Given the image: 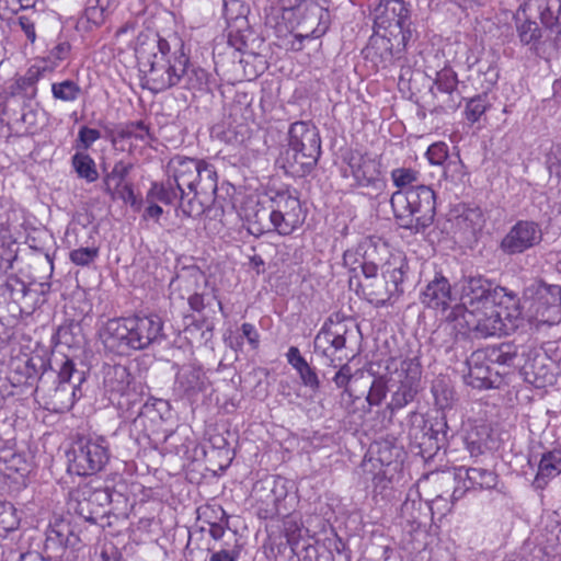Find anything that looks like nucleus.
<instances>
[{
    "label": "nucleus",
    "instance_id": "obj_29",
    "mask_svg": "<svg viewBox=\"0 0 561 561\" xmlns=\"http://www.w3.org/2000/svg\"><path fill=\"white\" fill-rule=\"evenodd\" d=\"M133 168L134 165L130 162H125L123 160L117 161L113 169L103 178L104 192L106 194L112 193V191H116L117 187L127 183L126 178Z\"/></svg>",
    "mask_w": 561,
    "mask_h": 561
},
{
    "label": "nucleus",
    "instance_id": "obj_36",
    "mask_svg": "<svg viewBox=\"0 0 561 561\" xmlns=\"http://www.w3.org/2000/svg\"><path fill=\"white\" fill-rule=\"evenodd\" d=\"M483 352L488 355V363L506 366L512 365L517 356L516 346L508 343H502L499 346L490 347Z\"/></svg>",
    "mask_w": 561,
    "mask_h": 561
},
{
    "label": "nucleus",
    "instance_id": "obj_5",
    "mask_svg": "<svg viewBox=\"0 0 561 561\" xmlns=\"http://www.w3.org/2000/svg\"><path fill=\"white\" fill-rule=\"evenodd\" d=\"M391 208L400 228L424 233L434 222L436 195L430 185H415L391 195Z\"/></svg>",
    "mask_w": 561,
    "mask_h": 561
},
{
    "label": "nucleus",
    "instance_id": "obj_30",
    "mask_svg": "<svg viewBox=\"0 0 561 561\" xmlns=\"http://www.w3.org/2000/svg\"><path fill=\"white\" fill-rule=\"evenodd\" d=\"M431 93L434 99L433 111L436 113H447L456 111L462 101L461 90L450 92H436L431 88Z\"/></svg>",
    "mask_w": 561,
    "mask_h": 561
},
{
    "label": "nucleus",
    "instance_id": "obj_18",
    "mask_svg": "<svg viewBox=\"0 0 561 561\" xmlns=\"http://www.w3.org/2000/svg\"><path fill=\"white\" fill-rule=\"evenodd\" d=\"M77 383L56 385L44 396L45 408L55 413L69 411L77 399Z\"/></svg>",
    "mask_w": 561,
    "mask_h": 561
},
{
    "label": "nucleus",
    "instance_id": "obj_54",
    "mask_svg": "<svg viewBox=\"0 0 561 561\" xmlns=\"http://www.w3.org/2000/svg\"><path fill=\"white\" fill-rule=\"evenodd\" d=\"M548 168L551 174L561 179V145L554 147L548 158Z\"/></svg>",
    "mask_w": 561,
    "mask_h": 561
},
{
    "label": "nucleus",
    "instance_id": "obj_24",
    "mask_svg": "<svg viewBox=\"0 0 561 561\" xmlns=\"http://www.w3.org/2000/svg\"><path fill=\"white\" fill-rule=\"evenodd\" d=\"M287 362L295 368L301 379V382L312 390H318L320 380L318 375L307 360L301 356L300 351L296 346H290L287 354Z\"/></svg>",
    "mask_w": 561,
    "mask_h": 561
},
{
    "label": "nucleus",
    "instance_id": "obj_31",
    "mask_svg": "<svg viewBox=\"0 0 561 561\" xmlns=\"http://www.w3.org/2000/svg\"><path fill=\"white\" fill-rule=\"evenodd\" d=\"M79 538L72 533L70 525L59 523L53 526L47 534V546L57 545L61 548L75 547Z\"/></svg>",
    "mask_w": 561,
    "mask_h": 561
},
{
    "label": "nucleus",
    "instance_id": "obj_8",
    "mask_svg": "<svg viewBox=\"0 0 561 561\" xmlns=\"http://www.w3.org/2000/svg\"><path fill=\"white\" fill-rule=\"evenodd\" d=\"M385 369L389 375H396L400 383L387 405L393 413L414 400L421 378V365L416 358L390 356L386 359Z\"/></svg>",
    "mask_w": 561,
    "mask_h": 561
},
{
    "label": "nucleus",
    "instance_id": "obj_16",
    "mask_svg": "<svg viewBox=\"0 0 561 561\" xmlns=\"http://www.w3.org/2000/svg\"><path fill=\"white\" fill-rule=\"evenodd\" d=\"M420 300L426 308L447 311L454 300L448 278L442 273H435L433 279L421 291Z\"/></svg>",
    "mask_w": 561,
    "mask_h": 561
},
{
    "label": "nucleus",
    "instance_id": "obj_6",
    "mask_svg": "<svg viewBox=\"0 0 561 561\" xmlns=\"http://www.w3.org/2000/svg\"><path fill=\"white\" fill-rule=\"evenodd\" d=\"M300 199L289 191L277 192L271 198V210L262 208L254 214L249 231L261 236L275 231L280 236H289L305 221Z\"/></svg>",
    "mask_w": 561,
    "mask_h": 561
},
{
    "label": "nucleus",
    "instance_id": "obj_15",
    "mask_svg": "<svg viewBox=\"0 0 561 561\" xmlns=\"http://www.w3.org/2000/svg\"><path fill=\"white\" fill-rule=\"evenodd\" d=\"M348 168L357 186L373 187L376 191L385 186V181L380 176V164L370 156L359 152L351 153Z\"/></svg>",
    "mask_w": 561,
    "mask_h": 561
},
{
    "label": "nucleus",
    "instance_id": "obj_43",
    "mask_svg": "<svg viewBox=\"0 0 561 561\" xmlns=\"http://www.w3.org/2000/svg\"><path fill=\"white\" fill-rule=\"evenodd\" d=\"M98 257L99 248L96 247L78 248L72 250L69 254L70 261L78 266H89L94 263Z\"/></svg>",
    "mask_w": 561,
    "mask_h": 561
},
{
    "label": "nucleus",
    "instance_id": "obj_14",
    "mask_svg": "<svg viewBox=\"0 0 561 561\" xmlns=\"http://www.w3.org/2000/svg\"><path fill=\"white\" fill-rule=\"evenodd\" d=\"M510 295L505 288L493 286L488 279L477 276L468 277L462 280L460 304L453 309H468L474 306L488 304L489 301H497Z\"/></svg>",
    "mask_w": 561,
    "mask_h": 561
},
{
    "label": "nucleus",
    "instance_id": "obj_60",
    "mask_svg": "<svg viewBox=\"0 0 561 561\" xmlns=\"http://www.w3.org/2000/svg\"><path fill=\"white\" fill-rule=\"evenodd\" d=\"M229 346L236 352L241 351L243 346V339L240 336L229 337Z\"/></svg>",
    "mask_w": 561,
    "mask_h": 561
},
{
    "label": "nucleus",
    "instance_id": "obj_19",
    "mask_svg": "<svg viewBox=\"0 0 561 561\" xmlns=\"http://www.w3.org/2000/svg\"><path fill=\"white\" fill-rule=\"evenodd\" d=\"M514 21L520 45L527 47L534 55L540 56L543 33L538 23L528 18L520 19L518 14L514 16Z\"/></svg>",
    "mask_w": 561,
    "mask_h": 561
},
{
    "label": "nucleus",
    "instance_id": "obj_25",
    "mask_svg": "<svg viewBox=\"0 0 561 561\" xmlns=\"http://www.w3.org/2000/svg\"><path fill=\"white\" fill-rule=\"evenodd\" d=\"M462 473L469 482L470 488L474 489H493L497 484V474L486 468L482 467H459L456 469V477L461 478Z\"/></svg>",
    "mask_w": 561,
    "mask_h": 561
},
{
    "label": "nucleus",
    "instance_id": "obj_32",
    "mask_svg": "<svg viewBox=\"0 0 561 561\" xmlns=\"http://www.w3.org/2000/svg\"><path fill=\"white\" fill-rule=\"evenodd\" d=\"M117 137L122 140L135 139L146 145L152 140L150 129L142 121L129 122L119 126Z\"/></svg>",
    "mask_w": 561,
    "mask_h": 561
},
{
    "label": "nucleus",
    "instance_id": "obj_40",
    "mask_svg": "<svg viewBox=\"0 0 561 561\" xmlns=\"http://www.w3.org/2000/svg\"><path fill=\"white\" fill-rule=\"evenodd\" d=\"M383 283L385 280L378 278L363 285L364 293L369 302L376 306H385L389 302L387 287H385Z\"/></svg>",
    "mask_w": 561,
    "mask_h": 561
},
{
    "label": "nucleus",
    "instance_id": "obj_35",
    "mask_svg": "<svg viewBox=\"0 0 561 561\" xmlns=\"http://www.w3.org/2000/svg\"><path fill=\"white\" fill-rule=\"evenodd\" d=\"M178 386L187 397H192L202 391L204 380L201 371L193 368L182 371L178 376Z\"/></svg>",
    "mask_w": 561,
    "mask_h": 561
},
{
    "label": "nucleus",
    "instance_id": "obj_58",
    "mask_svg": "<svg viewBox=\"0 0 561 561\" xmlns=\"http://www.w3.org/2000/svg\"><path fill=\"white\" fill-rule=\"evenodd\" d=\"M101 558L103 561H122L121 554L114 548L102 550Z\"/></svg>",
    "mask_w": 561,
    "mask_h": 561
},
{
    "label": "nucleus",
    "instance_id": "obj_4",
    "mask_svg": "<svg viewBox=\"0 0 561 561\" xmlns=\"http://www.w3.org/2000/svg\"><path fill=\"white\" fill-rule=\"evenodd\" d=\"M100 337L107 351L129 355L130 352L161 343L165 335L162 319L149 314L110 319L101 330Z\"/></svg>",
    "mask_w": 561,
    "mask_h": 561
},
{
    "label": "nucleus",
    "instance_id": "obj_7",
    "mask_svg": "<svg viewBox=\"0 0 561 561\" xmlns=\"http://www.w3.org/2000/svg\"><path fill=\"white\" fill-rule=\"evenodd\" d=\"M288 149L284 153V168L296 176L312 171L321 156V139L314 125L295 122L288 131Z\"/></svg>",
    "mask_w": 561,
    "mask_h": 561
},
{
    "label": "nucleus",
    "instance_id": "obj_34",
    "mask_svg": "<svg viewBox=\"0 0 561 561\" xmlns=\"http://www.w3.org/2000/svg\"><path fill=\"white\" fill-rule=\"evenodd\" d=\"M72 167L78 175L88 182H94L99 178L94 160L85 152L77 151L72 156Z\"/></svg>",
    "mask_w": 561,
    "mask_h": 561
},
{
    "label": "nucleus",
    "instance_id": "obj_39",
    "mask_svg": "<svg viewBox=\"0 0 561 561\" xmlns=\"http://www.w3.org/2000/svg\"><path fill=\"white\" fill-rule=\"evenodd\" d=\"M420 172L412 168H397L391 171V180L400 190H405L419 185Z\"/></svg>",
    "mask_w": 561,
    "mask_h": 561
},
{
    "label": "nucleus",
    "instance_id": "obj_1",
    "mask_svg": "<svg viewBox=\"0 0 561 561\" xmlns=\"http://www.w3.org/2000/svg\"><path fill=\"white\" fill-rule=\"evenodd\" d=\"M184 43L176 34L163 38L159 34H140L135 48L141 84L153 93L180 85L204 90L208 73L190 62Z\"/></svg>",
    "mask_w": 561,
    "mask_h": 561
},
{
    "label": "nucleus",
    "instance_id": "obj_64",
    "mask_svg": "<svg viewBox=\"0 0 561 561\" xmlns=\"http://www.w3.org/2000/svg\"><path fill=\"white\" fill-rule=\"evenodd\" d=\"M553 91L556 94L561 93V80H556L553 82Z\"/></svg>",
    "mask_w": 561,
    "mask_h": 561
},
{
    "label": "nucleus",
    "instance_id": "obj_42",
    "mask_svg": "<svg viewBox=\"0 0 561 561\" xmlns=\"http://www.w3.org/2000/svg\"><path fill=\"white\" fill-rule=\"evenodd\" d=\"M489 106L490 102L488 100V94L483 93L471 98L466 105V118L470 123L478 122L481 118V116L485 113V111L489 108Z\"/></svg>",
    "mask_w": 561,
    "mask_h": 561
},
{
    "label": "nucleus",
    "instance_id": "obj_3",
    "mask_svg": "<svg viewBox=\"0 0 561 561\" xmlns=\"http://www.w3.org/2000/svg\"><path fill=\"white\" fill-rule=\"evenodd\" d=\"M506 301H489L468 309H451L446 321L457 334L482 339L507 334L517 327L522 311L516 295L510 293Z\"/></svg>",
    "mask_w": 561,
    "mask_h": 561
},
{
    "label": "nucleus",
    "instance_id": "obj_23",
    "mask_svg": "<svg viewBox=\"0 0 561 561\" xmlns=\"http://www.w3.org/2000/svg\"><path fill=\"white\" fill-rule=\"evenodd\" d=\"M484 216L479 207H463L455 218L456 228L467 238L474 237L484 226Z\"/></svg>",
    "mask_w": 561,
    "mask_h": 561
},
{
    "label": "nucleus",
    "instance_id": "obj_21",
    "mask_svg": "<svg viewBox=\"0 0 561 561\" xmlns=\"http://www.w3.org/2000/svg\"><path fill=\"white\" fill-rule=\"evenodd\" d=\"M539 18L549 33L554 34L553 46H561V0H540Z\"/></svg>",
    "mask_w": 561,
    "mask_h": 561
},
{
    "label": "nucleus",
    "instance_id": "obj_13",
    "mask_svg": "<svg viewBox=\"0 0 561 561\" xmlns=\"http://www.w3.org/2000/svg\"><path fill=\"white\" fill-rule=\"evenodd\" d=\"M347 332L345 322L328 319L314 337V353L325 358L329 366L337 367L336 360L341 362L343 358L336 354L345 348Z\"/></svg>",
    "mask_w": 561,
    "mask_h": 561
},
{
    "label": "nucleus",
    "instance_id": "obj_63",
    "mask_svg": "<svg viewBox=\"0 0 561 561\" xmlns=\"http://www.w3.org/2000/svg\"><path fill=\"white\" fill-rule=\"evenodd\" d=\"M486 73L490 76V79H489L490 83L494 84L496 82V80H497V71H496V69L495 68H489Z\"/></svg>",
    "mask_w": 561,
    "mask_h": 561
},
{
    "label": "nucleus",
    "instance_id": "obj_48",
    "mask_svg": "<svg viewBox=\"0 0 561 561\" xmlns=\"http://www.w3.org/2000/svg\"><path fill=\"white\" fill-rule=\"evenodd\" d=\"M229 525V515L221 510L220 517L218 518V522H210L209 523V535L210 537L219 541L225 537L226 534V527Z\"/></svg>",
    "mask_w": 561,
    "mask_h": 561
},
{
    "label": "nucleus",
    "instance_id": "obj_41",
    "mask_svg": "<svg viewBox=\"0 0 561 561\" xmlns=\"http://www.w3.org/2000/svg\"><path fill=\"white\" fill-rule=\"evenodd\" d=\"M436 92L460 90L457 73L451 68H443L437 72L433 87Z\"/></svg>",
    "mask_w": 561,
    "mask_h": 561
},
{
    "label": "nucleus",
    "instance_id": "obj_55",
    "mask_svg": "<svg viewBox=\"0 0 561 561\" xmlns=\"http://www.w3.org/2000/svg\"><path fill=\"white\" fill-rule=\"evenodd\" d=\"M71 46L68 41L59 38L58 43L50 49V56L58 61L65 60L70 54Z\"/></svg>",
    "mask_w": 561,
    "mask_h": 561
},
{
    "label": "nucleus",
    "instance_id": "obj_52",
    "mask_svg": "<svg viewBox=\"0 0 561 561\" xmlns=\"http://www.w3.org/2000/svg\"><path fill=\"white\" fill-rule=\"evenodd\" d=\"M111 199H122L125 203H129L130 205H135L136 203V196L134 194L133 185L131 183H125L121 187H117L116 191H112V193L107 194Z\"/></svg>",
    "mask_w": 561,
    "mask_h": 561
},
{
    "label": "nucleus",
    "instance_id": "obj_47",
    "mask_svg": "<svg viewBox=\"0 0 561 561\" xmlns=\"http://www.w3.org/2000/svg\"><path fill=\"white\" fill-rule=\"evenodd\" d=\"M75 374L78 375L77 380L80 383L82 377L80 376V373L76 369L73 362L69 358H65L57 375V385L75 383L72 381V377Z\"/></svg>",
    "mask_w": 561,
    "mask_h": 561
},
{
    "label": "nucleus",
    "instance_id": "obj_22",
    "mask_svg": "<svg viewBox=\"0 0 561 561\" xmlns=\"http://www.w3.org/2000/svg\"><path fill=\"white\" fill-rule=\"evenodd\" d=\"M467 449L471 457H479L495 448L491 428L488 425H479L471 428L466 436Z\"/></svg>",
    "mask_w": 561,
    "mask_h": 561
},
{
    "label": "nucleus",
    "instance_id": "obj_61",
    "mask_svg": "<svg viewBox=\"0 0 561 561\" xmlns=\"http://www.w3.org/2000/svg\"><path fill=\"white\" fill-rule=\"evenodd\" d=\"M250 263H251L252 267L256 270L257 274H260L262 272L261 267L264 266V261L260 255L251 256Z\"/></svg>",
    "mask_w": 561,
    "mask_h": 561
},
{
    "label": "nucleus",
    "instance_id": "obj_50",
    "mask_svg": "<svg viewBox=\"0 0 561 561\" xmlns=\"http://www.w3.org/2000/svg\"><path fill=\"white\" fill-rule=\"evenodd\" d=\"M353 378L352 368L348 363H345L340 366L339 370L335 373L333 377V382L337 388H343L345 392H348V383Z\"/></svg>",
    "mask_w": 561,
    "mask_h": 561
},
{
    "label": "nucleus",
    "instance_id": "obj_59",
    "mask_svg": "<svg viewBox=\"0 0 561 561\" xmlns=\"http://www.w3.org/2000/svg\"><path fill=\"white\" fill-rule=\"evenodd\" d=\"M162 211H163L162 208L157 204L150 205L146 209L147 216L151 217V218H159L161 216Z\"/></svg>",
    "mask_w": 561,
    "mask_h": 561
},
{
    "label": "nucleus",
    "instance_id": "obj_49",
    "mask_svg": "<svg viewBox=\"0 0 561 561\" xmlns=\"http://www.w3.org/2000/svg\"><path fill=\"white\" fill-rule=\"evenodd\" d=\"M110 9L111 5L108 3H101V0H96L95 5L87 8V19L94 24H101L104 22L105 14Z\"/></svg>",
    "mask_w": 561,
    "mask_h": 561
},
{
    "label": "nucleus",
    "instance_id": "obj_33",
    "mask_svg": "<svg viewBox=\"0 0 561 561\" xmlns=\"http://www.w3.org/2000/svg\"><path fill=\"white\" fill-rule=\"evenodd\" d=\"M371 453L376 454L375 458L369 459L374 468L376 467V462H378L381 468L389 467L400 456V449L390 442L376 443L371 448Z\"/></svg>",
    "mask_w": 561,
    "mask_h": 561
},
{
    "label": "nucleus",
    "instance_id": "obj_11",
    "mask_svg": "<svg viewBox=\"0 0 561 561\" xmlns=\"http://www.w3.org/2000/svg\"><path fill=\"white\" fill-rule=\"evenodd\" d=\"M543 232L541 226L534 220H517L499 243L500 251L505 255H519L541 243Z\"/></svg>",
    "mask_w": 561,
    "mask_h": 561
},
{
    "label": "nucleus",
    "instance_id": "obj_44",
    "mask_svg": "<svg viewBox=\"0 0 561 561\" xmlns=\"http://www.w3.org/2000/svg\"><path fill=\"white\" fill-rule=\"evenodd\" d=\"M388 392V388L386 385V381L379 377L375 378L369 387V391L366 396V402L368 405L371 407H378L381 404L383 399L386 398Z\"/></svg>",
    "mask_w": 561,
    "mask_h": 561
},
{
    "label": "nucleus",
    "instance_id": "obj_12",
    "mask_svg": "<svg viewBox=\"0 0 561 561\" xmlns=\"http://www.w3.org/2000/svg\"><path fill=\"white\" fill-rule=\"evenodd\" d=\"M528 291L531 294V309L539 322L553 325L561 320V286L543 282L534 284Z\"/></svg>",
    "mask_w": 561,
    "mask_h": 561
},
{
    "label": "nucleus",
    "instance_id": "obj_57",
    "mask_svg": "<svg viewBox=\"0 0 561 561\" xmlns=\"http://www.w3.org/2000/svg\"><path fill=\"white\" fill-rule=\"evenodd\" d=\"M362 272H363L364 277H365V283H371L373 279H378L379 278L377 276L378 267L373 262H364L362 264Z\"/></svg>",
    "mask_w": 561,
    "mask_h": 561
},
{
    "label": "nucleus",
    "instance_id": "obj_53",
    "mask_svg": "<svg viewBox=\"0 0 561 561\" xmlns=\"http://www.w3.org/2000/svg\"><path fill=\"white\" fill-rule=\"evenodd\" d=\"M241 337L245 339L252 350H256L260 345V334L252 323H243L241 325Z\"/></svg>",
    "mask_w": 561,
    "mask_h": 561
},
{
    "label": "nucleus",
    "instance_id": "obj_26",
    "mask_svg": "<svg viewBox=\"0 0 561 561\" xmlns=\"http://www.w3.org/2000/svg\"><path fill=\"white\" fill-rule=\"evenodd\" d=\"M426 157L431 164L443 167V175L446 179L449 176V172L451 170L459 171L460 174H463V165L461 161H449L446 163L448 158V146L443 141L431 145L426 151Z\"/></svg>",
    "mask_w": 561,
    "mask_h": 561
},
{
    "label": "nucleus",
    "instance_id": "obj_51",
    "mask_svg": "<svg viewBox=\"0 0 561 561\" xmlns=\"http://www.w3.org/2000/svg\"><path fill=\"white\" fill-rule=\"evenodd\" d=\"M25 92L28 98H34L36 94L35 79L33 77H21L12 87V94Z\"/></svg>",
    "mask_w": 561,
    "mask_h": 561
},
{
    "label": "nucleus",
    "instance_id": "obj_62",
    "mask_svg": "<svg viewBox=\"0 0 561 561\" xmlns=\"http://www.w3.org/2000/svg\"><path fill=\"white\" fill-rule=\"evenodd\" d=\"M85 506H88V503L78 502V507L76 511L83 516L85 520L95 522V518L92 515H84L83 512H85Z\"/></svg>",
    "mask_w": 561,
    "mask_h": 561
},
{
    "label": "nucleus",
    "instance_id": "obj_9",
    "mask_svg": "<svg viewBox=\"0 0 561 561\" xmlns=\"http://www.w3.org/2000/svg\"><path fill=\"white\" fill-rule=\"evenodd\" d=\"M110 460L108 443L104 437L81 438L69 454L68 470L78 476H92Z\"/></svg>",
    "mask_w": 561,
    "mask_h": 561
},
{
    "label": "nucleus",
    "instance_id": "obj_17",
    "mask_svg": "<svg viewBox=\"0 0 561 561\" xmlns=\"http://www.w3.org/2000/svg\"><path fill=\"white\" fill-rule=\"evenodd\" d=\"M486 357L483 351H477L466 362L468 373L463 376V380L472 388L488 389L494 387L496 382Z\"/></svg>",
    "mask_w": 561,
    "mask_h": 561
},
{
    "label": "nucleus",
    "instance_id": "obj_37",
    "mask_svg": "<svg viewBox=\"0 0 561 561\" xmlns=\"http://www.w3.org/2000/svg\"><path fill=\"white\" fill-rule=\"evenodd\" d=\"M81 92V88L72 80H64L51 84V93L56 100L64 102L76 101Z\"/></svg>",
    "mask_w": 561,
    "mask_h": 561
},
{
    "label": "nucleus",
    "instance_id": "obj_28",
    "mask_svg": "<svg viewBox=\"0 0 561 561\" xmlns=\"http://www.w3.org/2000/svg\"><path fill=\"white\" fill-rule=\"evenodd\" d=\"M403 267V264L394 266L391 263H387L385 265L380 279L385 280L383 285L387 287L389 301L392 297L399 296L403 293L402 284L405 275Z\"/></svg>",
    "mask_w": 561,
    "mask_h": 561
},
{
    "label": "nucleus",
    "instance_id": "obj_56",
    "mask_svg": "<svg viewBox=\"0 0 561 561\" xmlns=\"http://www.w3.org/2000/svg\"><path fill=\"white\" fill-rule=\"evenodd\" d=\"M373 485L374 491L377 492L378 490L381 492L385 489L388 488L390 483V479L387 477V472L383 468H379V470L373 474Z\"/></svg>",
    "mask_w": 561,
    "mask_h": 561
},
{
    "label": "nucleus",
    "instance_id": "obj_46",
    "mask_svg": "<svg viewBox=\"0 0 561 561\" xmlns=\"http://www.w3.org/2000/svg\"><path fill=\"white\" fill-rule=\"evenodd\" d=\"M240 556V547L234 540V545L230 547L227 542L220 547V549L214 551L209 558V561H238Z\"/></svg>",
    "mask_w": 561,
    "mask_h": 561
},
{
    "label": "nucleus",
    "instance_id": "obj_20",
    "mask_svg": "<svg viewBox=\"0 0 561 561\" xmlns=\"http://www.w3.org/2000/svg\"><path fill=\"white\" fill-rule=\"evenodd\" d=\"M561 473V448H553L541 455L533 485L545 489L549 481Z\"/></svg>",
    "mask_w": 561,
    "mask_h": 561
},
{
    "label": "nucleus",
    "instance_id": "obj_45",
    "mask_svg": "<svg viewBox=\"0 0 561 561\" xmlns=\"http://www.w3.org/2000/svg\"><path fill=\"white\" fill-rule=\"evenodd\" d=\"M100 138L101 133L98 129L90 128L88 126H82L79 129L78 138L75 142V149L77 151L84 152Z\"/></svg>",
    "mask_w": 561,
    "mask_h": 561
},
{
    "label": "nucleus",
    "instance_id": "obj_2",
    "mask_svg": "<svg viewBox=\"0 0 561 561\" xmlns=\"http://www.w3.org/2000/svg\"><path fill=\"white\" fill-rule=\"evenodd\" d=\"M165 173L167 180L152 183L147 198L178 204L185 217L204 214L218 190L215 168L205 160L175 154L167 163Z\"/></svg>",
    "mask_w": 561,
    "mask_h": 561
},
{
    "label": "nucleus",
    "instance_id": "obj_10",
    "mask_svg": "<svg viewBox=\"0 0 561 561\" xmlns=\"http://www.w3.org/2000/svg\"><path fill=\"white\" fill-rule=\"evenodd\" d=\"M137 386L129 368L121 364H104L102 367V390L107 400L117 408L134 401Z\"/></svg>",
    "mask_w": 561,
    "mask_h": 561
},
{
    "label": "nucleus",
    "instance_id": "obj_38",
    "mask_svg": "<svg viewBox=\"0 0 561 561\" xmlns=\"http://www.w3.org/2000/svg\"><path fill=\"white\" fill-rule=\"evenodd\" d=\"M216 302L218 309L220 310L221 314L227 318L228 314L225 312L222 304L220 300L217 299L214 290L202 293V294H194L188 298V305L192 310L202 312L206 308L211 307Z\"/></svg>",
    "mask_w": 561,
    "mask_h": 561
},
{
    "label": "nucleus",
    "instance_id": "obj_27",
    "mask_svg": "<svg viewBox=\"0 0 561 561\" xmlns=\"http://www.w3.org/2000/svg\"><path fill=\"white\" fill-rule=\"evenodd\" d=\"M19 11H22V14L18 16V23L26 38L31 43H34L36 39L35 27L42 22L43 14L39 11L34 10L33 4H30L28 2L18 3V12Z\"/></svg>",
    "mask_w": 561,
    "mask_h": 561
}]
</instances>
